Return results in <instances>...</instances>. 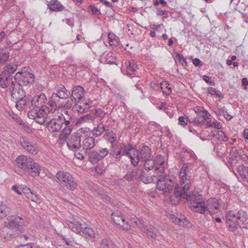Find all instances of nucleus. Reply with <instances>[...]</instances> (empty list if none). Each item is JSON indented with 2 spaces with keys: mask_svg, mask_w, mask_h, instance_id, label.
I'll return each mask as SVG.
<instances>
[{
  "mask_svg": "<svg viewBox=\"0 0 248 248\" xmlns=\"http://www.w3.org/2000/svg\"><path fill=\"white\" fill-rule=\"evenodd\" d=\"M180 178H181L183 184L186 183L180 188L176 187L175 189L174 196L176 197L186 199L191 204L192 210L194 212L203 214L205 213V203L204 199L202 195L193 192L188 193V191L191 186L190 172L189 168L186 165H183L179 172Z\"/></svg>",
  "mask_w": 248,
  "mask_h": 248,
  "instance_id": "f257e3e1",
  "label": "nucleus"
},
{
  "mask_svg": "<svg viewBox=\"0 0 248 248\" xmlns=\"http://www.w3.org/2000/svg\"><path fill=\"white\" fill-rule=\"evenodd\" d=\"M23 218L17 215H12L7 218L4 226L0 230V236L6 241L19 236L24 232L25 226Z\"/></svg>",
  "mask_w": 248,
  "mask_h": 248,
  "instance_id": "f03ea898",
  "label": "nucleus"
},
{
  "mask_svg": "<svg viewBox=\"0 0 248 248\" xmlns=\"http://www.w3.org/2000/svg\"><path fill=\"white\" fill-rule=\"evenodd\" d=\"M16 163L18 168L23 170L32 177L38 176L41 167L34 160L26 155H21L16 158Z\"/></svg>",
  "mask_w": 248,
  "mask_h": 248,
  "instance_id": "7ed1b4c3",
  "label": "nucleus"
},
{
  "mask_svg": "<svg viewBox=\"0 0 248 248\" xmlns=\"http://www.w3.org/2000/svg\"><path fill=\"white\" fill-rule=\"evenodd\" d=\"M52 179L59 184L62 189L73 191L78 186L75 179L68 172L58 171Z\"/></svg>",
  "mask_w": 248,
  "mask_h": 248,
  "instance_id": "20e7f679",
  "label": "nucleus"
},
{
  "mask_svg": "<svg viewBox=\"0 0 248 248\" xmlns=\"http://www.w3.org/2000/svg\"><path fill=\"white\" fill-rule=\"evenodd\" d=\"M130 156V161L135 167L138 165L140 161H143L148 158L153 157L152 150L148 146L142 145L139 149H136L133 146V150Z\"/></svg>",
  "mask_w": 248,
  "mask_h": 248,
  "instance_id": "39448f33",
  "label": "nucleus"
},
{
  "mask_svg": "<svg viewBox=\"0 0 248 248\" xmlns=\"http://www.w3.org/2000/svg\"><path fill=\"white\" fill-rule=\"evenodd\" d=\"M141 162L143 163V166L145 170H151L155 169V172L163 173L165 171L166 166L165 157L160 155H157L154 159L153 157L148 158Z\"/></svg>",
  "mask_w": 248,
  "mask_h": 248,
  "instance_id": "423d86ee",
  "label": "nucleus"
},
{
  "mask_svg": "<svg viewBox=\"0 0 248 248\" xmlns=\"http://www.w3.org/2000/svg\"><path fill=\"white\" fill-rule=\"evenodd\" d=\"M132 150H133V146L131 144H125L124 143H120L116 145L115 143L110 146V155L117 160H120L124 155L130 158Z\"/></svg>",
  "mask_w": 248,
  "mask_h": 248,
  "instance_id": "0eeeda50",
  "label": "nucleus"
},
{
  "mask_svg": "<svg viewBox=\"0 0 248 248\" xmlns=\"http://www.w3.org/2000/svg\"><path fill=\"white\" fill-rule=\"evenodd\" d=\"M181 186L179 187L176 183L175 179L173 176L163 175V177L160 178V181L156 186L158 190L163 192L164 194L169 193L174 187V189L176 187L181 188L186 183L183 184L180 178ZM175 191H174V193Z\"/></svg>",
  "mask_w": 248,
  "mask_h": 248,
  "instance_id": "6e6552de",
  "label": "nucleus"
},
{
  "mask_svg": "<svg viewBox=\"0 0 248 248\" xmlns=\"http://www.w3.org/2000/svg\"><path fill=\"white\" fill-rule=\"evenodd\" d=\"M21 147L31 154L36 155L39 149L36 141L32 138L21 136L19 139Z\"/></svg>",
  "mask_w": 248,
  "mask_h": 248,
  "instance_id": "1a4fd4ad",
  "label": "nucleus"
},
{
  "mask_svg": "<svg viewBox=\"0 0 248 248\" xmlns=\"http://www.w3.org/2000/svg\"><path fill=\"white\" fill-rule=\"evenodd\" d=\"M18 76L19 75H15L14 77L12 75L1 73L0 86L3 88H6L9 92L13 91L14 88L16 87V83H17V78Z\"/></svg>",
  "mask_w": 248,
  "mask_h": 248,
  "instance_id": "9d476101",
  "label": "nucleus"
},
{
  "mask_svg": "<svg viewBox=\"0 0 248 248\" xmlns=\"http://www.w3.org/2000/svg\"><path fill=\"white\" fill-rule=\"evenodd\" d=\"M109 153L107 148H101L98 150H93L87 153L88 160L92 164L97 163L103 159Z\"/></svg>",
  "mask_w": 248,
  "mask_h": 248,
  "instance_id": "9b49d317",
  "label": "nucleus"
},
{
  "mask_svg": "<svg viewBox=\"0 0 248 248\" xmlns=\"http://www.w3.org/2000/svg\"><path fill=\"white\" fill-rule=\"evenodd\" d=\"M194 110L197 116L193 119L192 122L189 121L190 123L195 125L201 126L205 123L206 120L209 119L210 114L203 108L197 107Z\"/></svg>",
  "mask_w": 248,
  "mask_h": 248,
  "instance_id": "f8f14e48",
  "label": "nucleus"
},
{
  "mask_svg": "<svg viewBox=\"0 0 248 248\" xmlns=\"http://www.w3.org/2000/svg\"><path fill=\"white\" fill-rule=\"evenodd\" d=\"M111 217L113 222L118 227L125 231L130 230L129 223L125 220L120 211H117L112 213Z\"/></svg>",
  "mask_w": 248,
  "mask_h": 248,
  "instance_id": "ddd939ff",
  "label": "nucleus"
},
{
  "mask_svg": "<svg viewBox=\"0 0 248 248\" xmlns=\"http://www.w3.org/2000/svg\"><path fill=\"white\" fill-rule=\"evenodd\" d=\"M16 75H19L17 78V84L19 86H27L34 82V75L29 72L22 71Z\"/></svg>",
  "mask_w": 248,
  "mask_h": 248,
  "instance_id": "4468645a",
  "label": "nucleus"
},
{
  "mask_svg": "<svg viewBox=\"0 0 248 248\" xmlns=\"http://www.w3.org/2000/svg\"><path fill=\"white\" fill-rule=\"evenodd\" d=\"M236 215L232 211L227 212L225 215L226 227L232 232H235L239 227Z\"/></svg>",
  "mask_w": 248,
  "mask_h": 248,
  "instance_id": "2eb2a0df",
  "label": "nucleus"
},
{
  "mask_svg": "<svg viewBox=\"0 0 248 248\" xmlns=\"http://www.w3.org/2000/svg\"><path fill=\"white\" fill-rule=\"evenodd\" d=\"M81 137L82 135L79 133H75L71 135L67 141V146L68 148L76 151L81 147Z\"/></svg>",
  "mask_w": 248,
  "mask_h": 248,
  "instance_id": "dca6fc26",
  "label": "nucleus"
},
{
  "mask_svg": "<svg viewBox=\"0 0 248 248\" xmlns=\"http://www.w3.org/2000/svg\"><path fill=\"white\" fill-rule=\"evenodd\" d=\"M46 100V97L43 93H41L39 95H35L33 97L30 96L29 102H30L31 108L40 109L45 107L44 106V104Z\"/></svg>",
  "mask_w": 248,
  "mask_h": 248,
  "instance_id": "f3484780",
  "label": "nucleus"
},
{
  "mask_svg": "<svg viewBox=\"0 0 248 248\" xmlns=\"http://www.w3.org/2000/svg\"><path fill=\"white\" fill-rule=\"evenodd\" d=\"M240 155H241L236 147H232L230 153L229 159L228 162L226 164L229 170L235 174H236V173L233 170V167L237 164L238 157L240 156Z\"/></svg>",
  "mask_w": 248,
  "mask_h": 248,
  "instance_id": "a211bd4d",
  "label": "nucleus"
},
{
  "mask_svg": "<svg viewBox=\"0 0 248 248\" xmlns=\"http://www.w3.org/2000/svg\"><path fill=\"white\" fill-rule=\"evenodd\" d=\"M56 93H52V98L58 97L62 99H66L70 96L71 92L67 90L64 85L59 84L55 87Z\"/></svg>",
  "mask_w": 248,
  "mask_h": 248,
  "instance_id": "6ab92c4d",
  "label": "nucleus"
},
{
  "mask_svg": "<svg viewBox=\"0 0 248 248\" xmlns=\"http://www.w3.org/2000/svg\"><path fill=\"white\" fill-rule=\"evenodd\" d=\"M219 203L216 198H210L207 201L205 205V212L208 211L211 215H213L219 210Z\"/></svg>",
  "mask_w": 248,
  "mask_h": 248,
  "instance_id": "aec40b11",
  "label": "nucleus"
},
{
  "mask_svg": "<svg viewBox=\"0 0 248 248\" xmlns=\"http://www.w3.org/2000/svg\"><path fill=\"white\" fill-rule=\"evenodd\" d=\"M85 94L84 88L79 85L75 86L72 90L70 98L72 101L77 102V99L81 100Z\"/></svg>",
  "mask_w": 248,
  "mask_h": 248,
  "instance_id": "412c9836",
  "label": "nucleus"
},
{
  "mask_svg": "<svg viewBox=\"0 0 248 248\" xmlns=\"http://www.w3.org/2000/svg\"><path fill=\"white\" fill-rule=\"evenodd\" d=\"M89 47L95 55L100 56L104 54L107 46L104 42L97 41L91 44Z\"/></svg>",
  "mask_w": 248,
  "mask_h": 248,
  "instance_id": "4be33fe9",
  "label": "nucleus"
},
{
  "mask_svg": "<svg viewBox=\"0 0 248 248\" xmlns=\"http://www.w3.org/2000/svg\"><path fill=\"white\" fill-rule=\"evenodd\" d=\"M62 127V122L59 116L58 118L51 119L47 123V128L51 133L59 132Z\"/></svg>",
  "mask_w": 248,
  "mask_h": 248,
  "instance_id": "5701e85b",
  "label": "nucleus"
},
{
  "mask_svg": "<svg viewBox=\"0 0 248 248\" xmlns=\"http://www.w3.org/2000/svg\"><path fill=\"white\" fill-rule=\"evenodd\" d=\"M239 228L248 229V215L245 211L240 210L236 214Z\"/></svg>",
  "mask_w": 248,
  "mask_h": 248,
  "instance_id": "b1692460",
  "label": "nucleus"
},
{
  "mask_svg": "<svg viewBox=\"0 0 248 248\" xmlns=\"http://www.w3.org/2000/svg\"><path fill=\"white\" fill-rule=\"evenodd\" d=\"M144 170L142 168H137L136 173V180L139 182L141 181L144 184H149V174Z\"/></svg>",
  "mask_w": 248,
  "mask_h": 248,
  "instance_id": "393cba45",
  "label": "nucleus"
},
{
  "mask_svg": "<svg viewBox=\"0 0 248 248\" xmlns=\"http://www.w3.org/2000/svg\"><path fill=\"white\" fill-rule=\"evenodd\" d=\"M126 66L125 74L128 76L135 75L137 73V65L134 61H127L125 62Z\"/></svg>",
  "mask_w": 248,
  "mask_h": 248,
  "instance_id": "a878e982",
  "label": "nucleus"
},
{
  "mask_svg": "<svg viewBox=\"0 0 248 248\" xmlns=\"http://www.w3.org/2000/svg\"><path fill=\"white\" fill-rule=\"evenodd\" d=\"M16 108L19 110H22L24 108L28 109L31 108L30 102H29V97L27 98H23L16 101Z\"/></svg>",
  "mask_w": 248,
  "mask_h": 248,
  "instance_id": "bb28decb",
  "label": "nucleus"
},
{
  "mask_svg": "<svg viewBox=\"0 0 248 248\" xmlns=\"http://www.w3.org/2000/svg\"><path fill=\"white\" fill-rule=\"evenodd\" d=\"M47 7L50 10L55 12L62 11L65 8L58 0H51L47 4Z\"/></svg>",
  "mask_w": 248,
  "mask_h": 248,
  "instance_id": "cd10ccee",
  "label": "nucleus"
},
{
  "mask_svg": "<svg viewBox=\"0 0 248 248\" xmlns=\"http://www.w3.org/2000/svg\"><path fill=\"white\" fill-rule=\"evenodd\" d=\"M103 137L105 140L111 144V146L115 144L117 136L113 131L107 129Z\"/></svg>",
  "mask_w": 248,
  "mask_h": 248,
  "instance_id": "c85d7f7f",
  "label": "nucleus"
},
{
  "mask_svg": "<svg viewBox=\"0 0 248 248\" xmlns=\"http://www.w3.org/2000/svg\"><path fill=\"white\" fill-rule=\"evenodd\" d=\"M95 145V139L92 137H88L82 141L81 146L84 150H91Z\"/></svg>",
  "mask_w": 248,
  "mask_h": 248,
  "instance_id": "c756f323",
  "label": "nucleus"
},
{
  "mask_svg": "<svg viewBox=\"0 0 248 248\" xmlns=\"http://www.w3.org/2000/svg\"><path fill=\"white\" fill-rule=\"evenodd\" d=\"M11 93V96L13 99L15 101L22 99L25 97V93L24 91L22 88L17 89L16 87L14 88V90L10 91Z\"/></svg>",
  "mask_w": 248,
  "mask_h": 248,
  "instance_id": "7c9ffc66",
  "label": "nucleus"
},
{
  "mask_svg": "<svg viewBox=\"0 0 248 248\" xmlns=\"http://www.w3.org/2000/svg\"><path fill=\"white\" fill-rule=\"evenodd\" d=\"M106 130L107 129H106L105 126L103 124V122L100 121L97 126L93 128L92 133L94 136L98 137L100 136L104 132H106Z\"/></svg>",
  "mask_w": 248,
  "mask_h": 248,
  "instance_id": "2f4dec72",
  "label": "nucleus"
},
{
  "mask_svg": "<svg viewBox=\"0 0 248 248\" xmlns=\"http://www.w3.org/2000/svg\"><path fill=\"white\" fill-rule=\"evenodd\" d=\"M116 53L113 52H108L105 54L104 57V62L109 64H116Z\"/></svg>",
  "mask_w": 248,
  "mask_h": 248,
  "instance_id": "473e14b6",
  "label": "nucleus"
},
{
  "mask_svg": "<svg viewBox=\"0 0 248 248\" xmlns=\"http://www.w3.org/2000/svg\"><path fill=\"white\" fill-rule=\"evenodd\" d=\"M11 213V208L5 203H1L0 205V219H3Z\"/></svg>",
  "mask_w": 248,
  "mask_h": 248,
  "instance_id": "72a5a7b5",
  "label": "nucleus"
},
{
  "mask_svg": "<svg viewBox=\"0 0 248 248\" xmlns=\"http://www.w3.org/2000/svg\"><path fill=\"white\" fill-rule=\"evenodd\" d=\"M17 64L15 63L8 64L6 65L4 68L3 71L1 72L3 74H6L8 75H12L17 69Z\"/></svg>",
  "mask_w": 248,
  "mask_h": 248,
  "instance_id": "f704fd0d",
  "label": "nucleus"
},
{
  "mask_svg": "<svg viewBox=\"0 0 248 248\" xmlns=\"http://www.w3.org/2000/svg\"><path fill=\"white\" fill-rule=\"evenodd\" d=\"M99 248H117V247L111 240L103 238L100 242Z\"/></svg>",
  "mask_w": 248,
  "mask_h": 248,
  "instance_id": "c9c22d12",
  "label": "nucleus"
},
{
  "mask_svg": "<svg viewBox=\"0 0 248 248\" xmlns=\"http://www.w3.org/2000/svg\"><path fill=\"white\" fill-rule=\"evenodd\" d=\"M108 43L111 46L115 47L119 45V38L113 33H108Z\"/></svg>",
  "mask_w": 248,
  "mask_h": 248,
  "instance_id": "e433bc0d",
  "label": "nucleus"
},
{
  "mask_svg": "<svg viewBox=\"0 0 248 248\" xmlns=\"http://www.w3.org/2000/svg\"><path fill=\"white\" fill-rule=\"evenodd\" d=\"M237 171L241 178L245 180L247 178L248 175V168H246L244 165H241L239 166L237 168Z\"/></svg>",
  "mask_w": 248,
  "mask_h": 248,
  "instance_id": "4c0bfd02",
  "label": "nucleus"
},
{
  "mask_svg": "<svg viewBox=\"0 0 248 248\" xmlns=\"http://www.w3.org/2000/svg\"><path fill=\"white\" fill-rule=\"evenodd\" d=\"M73 128L72 126H65L61 132L59 139L62 140H65L71 133Z\"/></svg>",
  "mask_w": 248,
  "mask_h": 248,
  "instance_id": "58836bf2",
  "label": "nucleus"
},
{
  "mask_svg": "<svg viewBox=\"0 0 248 248\" xmlns=\"http://www.w3.org/2000/svg\"><path fill=\"white\" fill-rule=\"evenodd\" d=\"M93 115L94 117V119L96 118H99L102 120L106 114L103 110L100 108H96L91 110Z\"/></svg>",
  "mask_w": 248,
  "mask_h": 248,
  "instance_id": "ea45409f",
  "label": "nucleus"
},
{
  "mask_svg": "<svg viewBox=\"0 0 248 248\" xmlns=\"http://www.w3.org/2000/svg\"><path fill=\"white\" fill-rule=\"evenodd\" d=\"M35 111L37 112V116L41 118H46L47 113L50 111V108L46 106L40 109H35Z\"/></svg>",
  "mask_w": 248,
  "mask_h": 248,
  "instance_id": "a19ab883",
  "label": "nucleus"
},
{
  "mask_svg": "<svg viewBox=\"0 0 248 248\" xmlns=\"http://www.w3.org/2000/svg\"><path fill=\"white\" fill-rule=\"evenodd\" d=\"M68 227L73 232L77 233L80 232L82 229L81 224L78 222H70L68 224Z\"/></svg>",
  "mask_w": 248,
  "mask_h": 248,
  "instance_id": "79ce46f5",
  "label": "nucleus"
},
{
  "mask_svg": "<svg viewBox=\"0 0 248 248\" xmlns=\"http://www.w3.org/2000/svg\"><path fill=\"white\" fill-rule=\"evenodd\" d=\"M89 121H91L92 122H94V117L93 115L91 110H90V113L89 114L80 117L78 119V123H82Z\"/></svg>",
  "mask_w": 248,
  "mask_h": 248,
  "instance_id": "37998d69",
  "label": "nucleus"
},
{
  "mask_svg": "<svg viewBox=\"0 0 248 248\" xmlns=\"http://www.w3.org/2000/svg\"><path fill=\"white\" fill-rule=\"evenodd\" d=\"M160 88L162 90L163 93L166 95H169L171 92V88L167 81H164L160 83Z\"/></svg>",
  "mask_w": 248,
  "mask_h": 248,
  "instance_id": "c03bdc74",
  "label": "nucleus"
},
{
  "mask_svg": "<svg viewBox=\"0 0 248 248\" xmlns=\"http://www.w3.org/2000/svg\"><path fill=\"white\" fill-rule=\"evenodd\" d=\"M74 107V109L78 113H83L88 111V108H86L81 102H77Z\"/></svg>",
  "mask_w": 248,
  "mask_h": 248,
  "instance_id": "a18cd8bd",
  "label": "nucleus"
},
{
  "mask_svg": "<svg viewBox=\"0 0 248 248\" xmlns=\"http://www.w3.org/2000/svg\"><path fill=\"white\" fill-rule=\"evenodd\" d=\"M88 12L91 13L92 15L95 16L97 18L101 16V13L94 5H90L87 8Z\"/></svg>",
  "mask_w": 248,
  "mask_h": 248,
  "instance_id": "49530a36",
  "label": "nucleus"
},
{
  "mask_svg": "<svg viewBox=\"0 0 248 248\" xmlns=\"http://www.w3.org/2000/svg\"><path fill=\"white\" fill-rule=\"evenodd\" d=\"M156 175H153L151 176H149V184L151 183H156L158 185L159 183V181H160V178L161 177H163L164 172L163 173H159V172H155Z\"/></svg>",
  "mask_w": 248,
  "mask_h": 248,
  "instance_id": "de8ad7c7",
  "label": "nucleus"
},
{
  "mask_svg": "<svg viewBox=\"0 0 248 248\" xmlns=\"http://www.w3.org/2000/svg\"><path fill=\"white\" fill-rule=\"evenodd\" d=\"M136 170H133L128 171L126 174L124 175V179L129 182L134 180V178L136 179Z\"/></svg>",
  "mask_w": 248,
  "mask_h": 248,
  "instance_id": "09e8293b",
  "label": "nucleus"
},
{
  "mask_svg": "<svg viewBox=\"0 0 248 248\" xmlns=\"http://www.w3.org/2000/svg\"><path fill=\"white\" fill-rule=\"evenodd\" d=\"M146 233L148 237H151L153 240H156L157 231L154 228H150L147 229L146 230Z\"/></svg>",
  "mask_w": 248,
  "mask_h": 248,
  "instance_id": "8fccbe9b",
  "label": "nucleus"
},
{
  "mask_svg": "<svg viewBox=\"0 0 248 248\" xmlns=\"http://www.w3.org/2000/svg\"><path fill=\"white\" fill-rule=\"evenodd\" d=\"M175 57L178 60L179 62H180L182 65H187L186 59L184 58L182 54L179 53H176Z\"/></svg>",
  "mask_w": 248,
  "mask_h": 248,
  "instance_id": "3c124183",
  "label": "nucleus"
},
{
  "mask_svg": "<svg viewBox=\"0 0 248 248\" xmlns=\"http://www.w3.org/2000/svg\"><path fill=\"white\" fill-rule=\"evenodd\" d=\"M9 57V52L0 53V64H4Z\"/></svg>",
  "mask_w": 248,
  "mask_h": 248,
  "instance_id": "603ef678",
  "label": "nucleus"
},
{
  "mask_svg": "<svg viewBox=\"0 0 248 248\" xmlns=\"http://www.w3.org/2000/svg\"><path fill=\"white\" fill-rule=\"evenodd\" d=\"M217 136V138L219 140L226 141L228 140V137L226 135L224 132L222 130L218 131Z\"/></svg>",
  "mask_w": 248,
  "mask_h": 248,
  "instance_id": "864d4df0",
  "label": "nucleus"
},
{
  "mask_svg": "<svg viewBox=\"0 0 248 248\" xmlns=\"http://www.w3.org/2000/svg\"><path fill=\"white\" fill-rule=\"evenodd\" d=\"M140 224H141V220H140L139 218L135 217L131 218L130 220V223H129L130 225V228L131 226H138Z\"/></svg>",
  "mask_w": 248,
  "mask_h": 248,
  "instance_id": "5fc2aeb1",
  "label": "nucleus"
},
{
  "mask_svg": "<svg viewBox=\"0 0 248 248\" xmlns=\"http://www.w3.org/2000/svg\"><path fill=\"white\" fill-rule=\"evenodd\" d=\"M60 116V119L61 120V121L62 122V125L64 124L65 126H72V124H70V119L69 120H66V119L65 118L63 114H62Z\"/></svg>",
  "mask_w": 248,
  "mask_h": 248,
  "instance_id": "6e6d98bb",
  "label": "nucleus"
},
{
  "mask_svg": "<svg viewBox=\"0 0 248 248\" xmlns=\"http://www.w3.org/2000/svg\"><path fill=\"white\" fill-rule=\"evenodd\" d=\"M83 232L91 238L94 237V231L91 228H86Z\"/></svg>",
  "mask_w": 248,
  "mask_h": 248,
  "instance_id": "4d7b16f0",
  "label": "nucleus"
},
{
  "mask_svg": "<svg viewBox=\"0 0 248 248\" xmlns=\"http://www.w3.org/2000/svg\"><path fill=\"white\" fill-rule=\"evenodd\" d=\"M31 110L28 113V116L31 119H34L37 117V112L35 111V109L31 108Z\"/></svg>",
  "mask_w": 248,
  "mask_h": 248,
  "instance_id": "13d9d810",
  "label": "nucleus"
},
{
  "mask_svg": "<svg viewBox=\"0 0 248 248\" xmlns=\"http://www.w3.org/2000/svg\"><path fill=\"white\" fill-rule=\"evenodd\" d=\"M178 120L180 124L185 126L187 124L189 118L187 117L180 116L179 117Z\"/></svg>",
  "mask_w": 248,
  "mask_h": 248,
  "instance_id": "bf43d9fd",
  "label": "nucleus"
},
{
  "mask_svg": "<svg viewBox=\"0 0 248 248\" xmlns=\"http://www.w3.org/2000/svg\"><path fill=\"white\" fill-rule=\"evenodd\" d=\"M54 98H52V96H51V100L49 101L48 104L50 107V111H55L57 108V103L56 101L53 100Z\"/></svg>",
  "mask_w": 248,
  "mask_h": 248,
  "instance_id": "052dcab7",
  "label": "nucleus"
},
{
  "mask_svg": "<svg viewBox=\"0 0 248 248\" xmlns=\"http://www.w3.org/2000/svg\"><path fill=\"white\" fill-rule=\"evenodd\" d=\"M202 78L203 79V80H204L205 81V82H206V83L209 84L210 85H211V86L215 85V83L214 81L211 80V78L209 77V76H206V75H203L202 77Z\"/></svg>",
  "mask_w": 248,
  "mask_h": 248,
  "instance_id": "680f3d73",
  "label": "nucleus"
},
{
  "mask_svg": "<svg viewBox=\"0 0 248 248\" xmlns=\"http://www.w3.org/2000/svg\"><path fill=\"white\" fill-rule=\"evenodd\" d=\"M156 15L157 16H163V18H167L168 16V12L165 10H163L161 9H158L157 12L156 13Z\"/></svg>",
  "mask_w": 248,
  "mask_h": 248,
  "instance_id": "e2e57ef3",
  "label": "nucleus"
},
{
  "mask_svg": "<svg viewBox=\"0 0 248 248\" xmlns=\"http://www.w3.org/2000/svg\"><path fill=\"white\" fill-rule=\"evenodd\" d=\"M185 221H187L186 218L185 217H183L182 218L176 217L174 220V222L179 225H182L183 224H184Z\"/></svg>",
  "mask_w": 248,
  "mask_h": 248,
  "instance_id": "0e129e2a",
  "label": "nucleus"
},
{
  "mask_svg": "<svg viewBox=\"0 0 248 248\" xmlns=\"http://www.w3.org/2000/svg\"><path fill=\"white\" fill-rule=\"evenodd\" d=\"M30 195L29 196V199H31L32 201L35 202H39L40 200L38 198L37 196L34 194L32 191H30Z\"/></svg>",
  "mask_w": 248,
  "mask_h": 248,
  "instance_id": "69168bd1",
  "label": "nucleus"
},
{
  "mask_svg": "<svg viewBox=\"0 0 248 248\" xmlns=\"http://www.w3.org/2000/svg\"><path fill=\"white\" fill-rule=\"evenodd\" d=\"M93 101L91 100H88V101L83 100L82 104L86 108H88V110L91 108L92 104H93Z\"/></svg>",
  "mask_w": 248,
  "mask_h": 248,
  "instance_id": "338daca9",
  "label": "nucleus"
},
{
  "mask_svg": "<svg viewBox=\"0 0 248 248\" xmlns=\"http://www.w3.org/2000/svg\"><path fill=\"white\" fill-rule=\"evenodd\" d=\"M35 121L39 124H43L46 121V118H41L40 117L37 116L35 118Z\"/></svg>",
  "mask_w": 248,
  "mask_h": 248,
  "instance_id": "774afa93",
  "label": "nucleus"
}]
</instances>
